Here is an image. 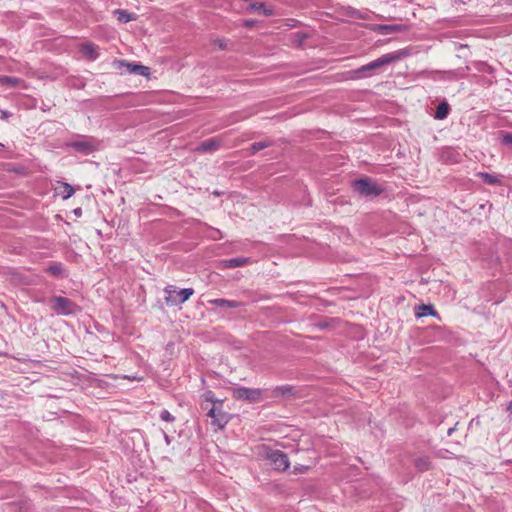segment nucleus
<instances>
[{
    "instance_id": "34",
    "label": "nucleus",
    "mask_w": 512,
    "mask_h": 512,
    "mask_svg": "<svg viewBox=\"0 0 512 512\" xmlns=\"http://www.w3.org/2000/svg\"><path fill=\"white\" fill-rule=\"evenodd\" d=\"M507 410L512 414V401L509 403Z\"/></svg>"
},
{
    "instance_id": "35",
    "label": "nucleus",
    "mask_w": 512,
    "mask_h": 512,
    "mask_svg": "<svg viewBox=\"0 0 512 512\" xmlns=\"http://www.w3.org/2000/svg\"><path fill=\"white\" fill-rule=\"evenodd\" d=\"M454 430H455V427L449 428L447 431V434L450 436Z\"/></svg>"
},
{
    "instance_id": "15",
    "label": "nucleus",
    "mask_w": 512,
    "mask_h": 512,
    "mask_svg": "<svg viewBox=\"0 0 512 512\" xmlns=\"http://www.w3.org/2000/svg\"><path fill=\"white\" fill-rule=\"evenodd\" d=\"M247 262H248L247 258H243V257L231 258V259L222 260L221 267L232 269V268L241 267V266L245 265Z\"/></svg>"
},
{
    "instance_id": "16",
    "label": "nucleus",
    "mask_w": 512,
    "mask_h": 512,
    "mask_svg": "<svg viewBox=\"0 0 512 512\" xmlns=\"http://www.w3.org/2000/svg\"><path fill=\"white\" fill-rule=\"evenodd\" d=\"M113 14L120 23H127L136 19V15L134 13H130L123 9H116L113 11Z\"/></svg>"
},
{
    "instance_id": "33",
    "label": "nucleus",
    "mask_w": 512,
    "mask_h": 512,
    "mask_svg": "<svg viewBox=\"0 0 512 512\" xmlns=\"http://www.w3.org/2000/svg\"><path fill=\"white\" fill-rule=\"evenodd\" d=\"M164 438H165L166 443L169 444L170 443V438H169V436L166 433H164Z\"/></svg>"
},
{
    "instance_id": "14",
    "label": "nucleus",
    "mask_w": 512,
    "mask_h": 512,
    "mask_svg": "<svg viewBox=\"0 0 512 512\" xmlns=\"http://www.w3.org/2000/svg\"><path fill=\"white\" fill-rule=\"evenodd\" d=\"M414 466L420 472H425L432 468V464L428 456L416 457L414 459Z\"/></svg>"
},
{
    "instance_id": "28",
    "label": "nucleus",
    "mask_w": 512,
    "mask_h": 512,
    "mask_svg": "<svg viewBox=\"0 0 512 512\" xmlns=\"http://www.w3.org/2000/svg\"><path fill=\"white\" fill-rule=\"evenodd\" d=\"M307 470H308V466L298 465V466H294L293 473L294 474L305 473Z\"/></svg>"
},
{
    "instance_id": "32",
    "label": "nucleus",
    "mask_w": 512,
    "mask_h": 512,
    "mask_svg": "<svg viewBox=\"0 0 512 512\" xmlns=\"http://www.w3.org/2000/svg\"><path fill=\"white\" fill-rule=\"evenodd\" d=\"M218 45L221 49H225L226 45L223 43V40L218 41Z\"/></svg>"
},
{
    "instance_id": "2",
    "label": "nucleus",
    "mask_w": 512,
    "mask_h": 512,
    "mask_svg": "<svg viewBox=\"0 0 512 512\" xmlns=\"http://www.w3.org/2000/svg\"><path fill=\"white\" fill-rule=\"evenodd\" d=\"M51 309L58 315L69 316L81 311V308L71 299L63 296H53L50 299Z\"/></svg>"
},
{
    "instance_id": "21",
    "label": "nucleus",
    "mask_w": 512,
    "mask_h": 512,
    "mask_svg": "<svg viewBox=\"0 0 512 512\" xmlns=\"http://www.w3.org/2000/svg\"><path fill=\"white\" fill-rule=\"evenodd\" d=\"M270 146H272V141L271 140H264V141H260V142H255V143L251 144V146L249 147V151H250V154L254 155L258 151L263 150L265 148H268Z\"/></svg>"
},
{
    "instance_id": "13",
    "label": "nucleus",
    "mask_w": 512,
    "mask_h": 512,
    "mask_svg": "<svg viewBox=\"0 0 512 512\" xmlns=\"http://www.w3.org/2000/svg\"><path fill=\"white\" fill-rule=\"evenodd\" d=\"M250 11H255L259 14H262L264 16H271L273 15V9L267 7L263 2H253L251 3L248 8Z\"/></svg>"
},
{
    "instance_id": "20",
    "label": "nucleus",
    "mask_w": 512,
    "mask_h": 512,
    "mask_svg": "<svg viewBox=\"0 0 512 512\" xmlns=\"http://www.w3.org/2000/svg\"><path fill=\"white\" fill-rule=\"evenodd\" d=\"M450 107L447 102H441L437 107L434 114L435 119L443 120L449 114Z\"/></svg>"
},
{
    "instance_id": "17",
    "label": "nucleus",
    "mask_w": 512,
    "mask_h": 512,
    "mask_svg": "<svg viewBox=\"0 0 512 512\" xmlns=\"http://www.w3.org/2000/svg\"><path fill=\"white\" fill-rule=\"evenodd\" d=\"M415 315L418 318L428 316V315L437 316V312L432 305L421 304L416 307Z\"/></svg>"
},
{
    "instance_id": "27",
    "label": "nucleus",
    "mask_w": 512,
    "mask_h": 512,
    "mask_svg": "<svg viewBox=\"0 0 512 512\" xmlns=\"http://www.w3.org/2000/svg\"><path fill=\"white\" fill-rule=\"evenodd\" d=\"M160 419L166 422H173L175 417L168 410H162L160 413Z\"/></svg>"
},
{
    "instance_id": "37",
    "label": "nucleus",
    "mask_w": 512,
    "mask_h": 512,
    "mask_svg": "<svg viewBox=\"0 0 512 512\" xmlns=\"http://www.w3.org/2000/svg\"><path fill=\"white\" fill-rule=\"evenodd\" d=\"M1 355H3V356H7V354H6V353H1V352H0V356H1Z\"/></svg>"
},
{
    "instance_id": "29",
    "label": "nucleus",
    "mask_w": 512,
    "mask_h": 512,
    "mask_svg": "<svg viewBox=\"0 0 512 512\" xmlns=\"http://www.w3.org/2000/svg\"><path fill=\"white\" fill-rule=\"evenodd\" d=\"M382 29L387 32H395L398 31V26L396 25H384L382 26Z\"/></svg>"
},
{
    "instance_id": "26",
    "label": "nucleus",
    "mask_w": 512,
    "mask_h": 512,
    "mask_svg": "<svg viewBox=\"0 0 512 512\" xmlns=\"http://www.w3.org/2000/svg\"><path fill=\"white\" fill-rule=\"evenodd\" d=\"M502 143L512 147V133L501 131L499 133Z\"/></svg>"
},
{
    "instance_id": "3",
    "label": "nucleus",
    "mask_w": 512,
    "mask_h": 512,
    "mask_svg": "<svg viewBox=\"0 0 512 512\" xmlns=\"http://www.w3.org/2000/svg\"><path fill=\"white\" fill-rule=\"evenodd\" d=\"M261 449L263 456L270 461L275 470L283 472L289 468L290 462L287 454L280 450H274L266 445H263Z\"/></svg>"
},
{
    "instance_id": "30",
    "label": "nucleus",
    "mask_w": 512,
    "mask_h": 512,
    "mask_svg": "<svg viewBox=\"0 0 512 512\" xmlns=\"http://www.w3.org/2000/svg\"><path fill=\"white\" fill-rule=\"evenodd\" d=\"M256 22H257L256 20H245L243 22V26L246 27V28H252V27H254Z\"/></svg>"
},
{
    "instance_id": "1",
    "label": "nucleus",
    "mask_w": 512,
    "mask_h": 512,
    "mask_svg": "<svg viewBox=\"0 0 512 512\" xmlns=\"http://www.w3.org/2000/svg\"><path fill=\"white\" fill-rule=\"evenodd\" d=\"M352 187L362 197H377L384 189L369 177L357 179L353 182Z\"/></svg>"
},
{
    "instance_id": "12",
    "label": "nucleus",
    "mask_w": 512,
    "mask_h": 512,
    "mask_svg": "<svg viewBox=\"0 0 512 512\" xmlns=\"http://www.w3.org/2000/svg\"><path fill=\"white\" fill-rule=\"evenodd\" d=\"M81 52L90 60H95L98 57V46L93 43H84L81 45Z\"/></svg>"
},
{
    "instance_id": "22",
    "label": "nucleus",
    "mask_w": 512,
    "mask_h": 512,
    "mask_svg": "<svg viewBox=\"0 0 512 512\" xmlns=\"http://www.w3.org/2000/svg\"><path fill=\"white\" fill-rule=\"evenodd\" d=\"M22 81L19 78L16 77H10V76H1L0 77V83L2 85H9L12 87L18 86Z\"/></svg>"
},
{
    "instance_id": "10",
    "label": "nucleus",
    "mask_w": 512,
    "mask_h": 512,
    "mask_svg": "<svg viewBox=\"0 0 512 512\" xmlns=\"http://www.w3.org/2000/svg\"><path fill=\"white\" fill-rule=\"evenodd\" d=\"M221 146V141L217 138H211L206 141H203L196 148L198 152H212L217 150Z\"/></svg>"
},
{
    "instance_id": "11",
    "label": "nucleus",
    "mask_w": 512,
    "mask_h": 512,
    "mask_svg": "<svg viewBox=\"0 0 512 512\" xmlns=\"http://www.w3.org/2000/svg\"><path fill=\"white\" fill-rule=\"evenodd\" d=\"M209 304H212L217 307L229 308V309H235L242 305V303L239 301L227 300V299H221V298L209 300Z\"/></svg>"
},
{
    "instance_id": "18",
    "label": "nucleus",
    "mask_w": 512,
    "mask_h": 512,
    "mask_svg": "<svg viewBox=\"0 0 512 512\" xmlns=\"http://www.w3.org/2000/svg\"><path fill=\"white\" fill-rule=\"evenodd\" d=\"M293 392H294L293 386L282 385V386H277L272 390V396L275 398L289 396V395H292Z\"/></svg>"
},
{
    "instance_id": "4",
    "label": "nucleus",
    "mask_w": 512,
    "mask_h": 512,
    "mask_svg": "<svg viewBox=\"0 0 512 512\" xmlns=\"http://www.w3.org/2000/svg\"><path fill=\"white\" fill-rule=\"evenodd\" d=\"M165 303L168 306H177L186 302L193 294L194 289L184 288L177 290L173 285H168L164 288Z\"/></svg>"
},
{
    "instance_id": "25",
    "label": "nucleus",
    "mask_w": 512,
    "mask_h": 512,
    "mask_svg": "<svg viewBox=\"0 0 512 512\" xmlns=\"http://www.w3.org/2000/svg\"><path fill=\"white\" fill-rule=\"evenodd\" d=\"M62 187H63V191L61 192V194H62L63 199L70 198L75 192L74 188L68 183H63Z\"/></svg>"
},
{
    "instance_id": "9",
    "label": "nucleus",
    "mask_w": 512,
    "mask_h": 512,
    "mask_svg": "<svg viewBox=\"0 0 512 512\" xmlns=\"http://www.w3.org/2000/svg\"><path fill=\"white\" fill-rule=\"evenodd\" d=\"M70 146L74 148L76 151L89 154L97 149V146L95 145L94 141L92 139L90 140H82V141H74L70 143Z\"/></svg>"
},
{
    "instance_id": "7",
    "label": "nucleus",
    "mask_w": 512,
    "mask_h": 512,
    "mask_svg": "<svg viewBox=\"0 0 512 512\" xmlns=\"http://www.w3.org/2000/svg\"><path fill=\"white\" fill-rule=\"evenodd\" d=\"M113 64L116 68L126 67L129 74H139L145 77L150 75V68L141 64L129 63L125 60H115Z\"/></svg>"
},
{
    "instance_id": "31",
    "label": "nucleus",
    "mask_w": 512,
    "mask_h": 512,
    "mask_svg": "<svg viewBox=\"0 0 512 512\" xmlns=\"http://www.w3.org/2000/svg\"><path fill=\"white\" fill-rule=\"evenodd\" d=\"M11 116V114L8 111H1V118L7 119Z\"/></svg>"
},
{
    "instance_id": "24",
    "label": "nucleus",
    "mask_w": 512,
    "mask_h": 512,
    "mask_svg": "<svg viewBox=\"0 0 512 512\" xmlns=\"http://www.w3.org/2000/svg\"><path fill=\"white\" fill-rule=\"evenodd\" d=\"M46 271L54 276H60L63 273V267L61 263H55L53 265H50Z\"/></svg>"
},
{
    "instance_id": "6",
    "label": "nucleus",
    "mask_w": 512,
    "mask_h": 512,
    "mask_svg": "<svg viewBox=\"0 0 512 512\" xmlns=\"http://www.w3.org/2000/svg\"><path fill=\"white\" fill-rule=\"evenodd\" d=\"M398 59H400L399 53L385 54V55L381 56L380 58L360 67L358 69V72H361V73L370 72V71L379 69V68L383 67L384 65H388Z\"/></svg>"
},
{
    "instance_id": "23",
    "label": "nucleus",
    "mask_w": 512,
    "mask_h": 512,
    "mask_svg": "<svg viewBox=\"0 0 512 512\" xmlns=\"http://www.w3.org/2000/svg\"><path fill=\"white\" fill-rule=\"evenodd\" d=\"M479 177L486 183L490 185H495L500 183L499 178L496 175H492L489 173H479Z\"/></svg>"
},
{
    "instance_id": "19",
    "label": "nucleus",
    "mask_w": 512,
    "mask_h": 512,
    "mask_svg": "<svg viewBox=\"0 0 512 512\" xmlns=\"http://www.w3.org/2000/svg\"><path fill=\"white\" fill-rule=\"evenodd\" d=\"M213 404L221 406L222 402L218 401V400H215L213 393L211 391H207L203 395V401H202L201 406H202L203 409L209 411V409L212 407Z\"/></svg>"
},
{
    "instance_id": "36",
    "label": "nucleus",
    "mask_w": 512,
    "mask_h": 512,
    "mask_svg": "<svg viewBox=\"0 0 512 512\" xmlns=\"http://www.w3.org/2000/svg\"><path fill=\"white\" fill-rule=\"evenodd\" d=\"M80 213H81V209L80 208L75 210V214H80Z\"/></svg>"
},
{
    "instance_id": "8",
    "label": "nucleus",
    "mask_w": 512,
    "mask_h": 512,
    "mask_svg": "<svg viewBox=\"0 0 512 512\" xmlns=\"http://www.w3.org/2000/svg\"><path fill=\"white\" fill-rule=\"evenodd\" d=\"M207 415L212 418V425L218 429H223L229 420L228 415L218 409L215 404L209 409Z\"/></svg>"
},
{
    "instance_id": "5",
    "label": "nucleus",
    "mask_w": 512,
    "mask_h": 512,
    "mask_svg": "<svg viewBox=\"0 0 512 512\" xmlns=\"http://www.w3.org/2000/svg\"><path fill=\"white\" fill-rule=\"evenodd\" d=\"M263 390L259 388L235 387L232 389V396L237 400H247L255 403L262 400Z\"/></svg>"
}]
</instances>
